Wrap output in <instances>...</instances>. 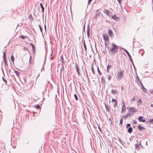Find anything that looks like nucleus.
I'll list each match as a JSON object with an SVG mask.
<instances>
[{"instance_id":"f257e3e1","label":"nucleus","mask_w":153,"mask_h":153,"mask_svg":"<svg viewBox=\"0 0 153 153\" xmlns=\"http://www.w3.org/2000/svg\"><path fill=\"white\" fill-rule=\"evenodd\" d=\"M112 48L109 51H111V53L113 54L116 53L118 51V46L114 43L112 44Z\"/></svg>"},{"instance_id":"f03ea898","label":"nucleus","mask_w":153,"mask_h":153,"mask_svg":"<svg viewBox=\"0 0 153 153\" xmlns=\"http://www.w3.org/2000/svg\"><path fill=\"white\" fill-rule=\"evenodd\" d=\"M123 72L124 71L122 70H120V72H117L116 77L118 80H120L122 78L123 75Z\"/></svg>"},{"instance_id":"7ed1b4c3","label":"nucleus","mask_w":153,"mask_h":153,"mask_svg":"<svg viewBox=\"0 0 153 153\" xmlns=\"http://www.w3.org/2000/svg\"><path fill=\"white\" fill-rule=\"evenodd\" d=\"M3 58L5 64L4 67L6 69L7 71V67H8V64L7 63V60L6 59V53L5 51L3 53Z\"/></svg>"},{"instance_id":"20e7f679","label":"nucleus","mask_w":153,"mask_h":153,"mask_svg":"<svg viewBox=\"0 0 153 153\" xmlns=\"http://www.w3.org/2000/svg\"><path fill=\"white\" fill-rule=\"evenodd\" d=\"M123 49L125 51V52H126V54L128 55V57H129V58L130 61H131V62L133 64V65L134 68H135V66H134V63H133V60H132V59L131 58V57L130 54H129V52H128V51L127 50H126V49H125L124 48H123Z\"/></svg>"},{"instance_id":"39448f33","label":"nucleus","mask_w":153,"mask_h":153,"mask_svg":"<svg viewBox=\"0 0 153 153\" xmlns=\"http://www.w3.org/2000/svg\"><path fill=\"white\" fill-rule=\"evenodd\" d=\"M75 66L78 75L79 76H80V73L79 71V67L77 63L76 62L75 63Z\"/></svg>"},{"instance_id":"423d86ee","label":"nucleus","mask_w":153,"mask_h":153,"mask_svg":"<svg viewBox=\"0 0 153 153\" xmlns=\"http://www.w3.org/2000/svg\"><path fill=\"white\" fill-rule=\"evenodd\" d=\"M135 149L137 150L139 149L140 147H142V146L141 145V142H140L139 143H136L135 145Z\"/></svg>"},{"instance_id":"0eeeda50","label":"nucleus","mask_w":153,"mask_h":153,"mask_svg":"<svg viewBox=\"0 0 153 153\" xmlns=\"http://www.w3.org/2000/svg\"><path fill=\"white\" fill-rule=\"evenodd\" d=\"M103 39L105 41H108L109 40V37L107 34L104 33L103 34Z\"/></svg>"},{"instance_id":"6e6552de","label":"nucleus","mask_w":153,"mask_h":153,"mask_svg":"<svg viewBox=\"0 0 153 153\" xmlns=\"http://www.w3.org/2000/svg\"><path fill=\"white\" fill-rule=\"evenodd\" d=\"M144 117L142 116H139L138 118V120L140 122H144L146 121L145 119H143Z\"/></svg>"},{"instance_id":"1a4fd4ad","label":"nucleus","mask_w":153,"mask_h":153,"mask_svg":"<svg viewBox=\"0 0 153 153\" xmlns=\"http://www.w3.org/2000/svg\"><path fill=\"white\" fill-rule=\"evenodd\" d=\"M134 114V113L131 111L129 110L127 113V115H129V117L132 116Z\"/></svg>"},{"instance_id":"9d476101","label":"nucleus","mask_w":153,"mask_h":153,"mask_svg":"<svg viewBox=\"0 0 153 153\" xmlns=\"http://www.w3.org/2000/svg\"><path fill=\"white\" fill-rule=\"evenodd\" d=\"M128 109L129 110L131 111L134 113L136 111V109L133 107H129Z\"/></svg>"},{"instance_id":"9b49d317","label":"nucleus","mask_w":153,"mask_h":153,"mask_svg":"<svg viewBox=\"0 0 153 153\" xmlns=\"http://www.w3.org/2000/svg\"><path fill=\"white\" fill-rule=\"evenodd\" d=\"M111 17L115 21H117L119 18L116 16L115 15H112Z\"/></svg>"},{"instance_id":"f8f14e48","label":"nucleus","mask_w":153,"mask_h":153,"mask_svg":"<svg viewBox=\"0 0 153 153\" xmlns=\"http://www.w3.org/2000/svg\"><path fill=\"white\" fill-rule=\"evenodd\" d=\"M108 33L110 37H113L114 36V34L112 31L111 30H108Z\"/></svg>"},{"instance_id":"ddd939ff","label":"nucleus","mask_w":153,"mask_h":153,"mask_svg":"<svg viewBox=\"0 0 153 153\" xmlns=\"http://www.w3.org/2000/svg\"><path fill=\"white\" fill-rule=\"evenodd\" d=\"M141 88L143 91L145 93H147V90L144 87L143 85H142Z\"/></svg>"},{"instance_id":"4468645a","label":"nucleus","mask_w":153,"mask_h":153,"mask_svg":"<svg viewBox=\"0 0 153 153\" xmlns=\"http://www.w3.org/2000/svg\"><path fill=\"white\" fill-rule=\"evenodd\" d=\"M101 82L102 84L105 85L106 83V82L104 78L103 77H102L101 78Z\"/></svg>"},{"instance_id":"2eb2a0df","label":"nucleus","mask_w":153,"mask_h":153,"mask_svg":"<svg viewBox=\"0 0 153 153\" xmlns=\"http://www.w3.org/2000/svg\"><path fill=\"white\" fill-rule=\"evenodd\" d=\"M133 130V129L131 127H130L128 128V132L129 133H131Z\"/></svg>"},{"instance_id":"dca6fc26","label":"nucleus","mask_w":153,"mask_h":153,"mask_svg":"<svg viewBox=\"0 0 153 153\" xmlns=\"http://www.w3.org/2000/svg\"><path fill=\"white\" fill-rule=\"evenodd\" d=\"M138 128L139 129L140 131L145 129L144 127L143 126H138Z\"/></svg>"},{"instance_id":"f3484780","label":"nucleus","mask_w":153,"mask_h":153,"mask_svg":"<svg viewBox=\"0 0 153 153\" xmlns=\"http://www.w3.org/2000/svg\"><path fill=\"white\" fill-rule=\"evenodd\" d=\"M105 106L106 111H108V112H109V111L110 107L108 106L107 105L105 104Z\"/></svg>"},{"instance_id":"a211bd4d","label":"nucleus","mask_w":153,"mask_h":153,"mask_svg":"<svg viewBox=\"0 0 153 153\" xmlns=\"http://www.w3.org/2000/svg\"><path fill=\"white\" fill-rule=\"evenodd\" d=\"M40 6L42 9V12H43L44 10V8L41 3H40Z\"/></svg>"},{"instance_id":"6ab92c4d","label":"nucleus","mask_w":153,"mask_h":153,"mask_svg":"<svg viewBox=\"0 0 153 153\" xmlns=\"http://www.w3.org/2000/svg\"><path fill=\"white\" fill-rule=\"evenodd\" d=\"M121 106H122V108H126L125 102H124L123 101L122 102Z\"/></svg>"},{"instance_id":"aec40b11","label":"nucleus","mask_w":153,"mask_h":153,"mask_svg":"<svg viewBox=\"0 0 153 153\" xmlns=\"http://www.w3.org/2000/svg\"><path fill=\"white\" fill-rule=\"evenodd\" d=\"M30 45L31 46L32 48L33 49V52H34V49L35 48V46H34V45L33 44V43H30Z\"/></svg>"},{"instance_id":"412c9836","label":"nucleus","mask_w":153,"mask_h":153,"mask_svg":"<svg viewBox=\"0 0 153 153\" xmlns=\"http://www.w3.org/2000/svg\"><path fill=\"white\" fill-rule=\"evenodd\" d=\"M142 103V100L140 99H139L138 100V102H137L138 105H141Z\"/></svg>"},{"instance_id":"4be33fe9","label":"nucleus","mask_w":153,"mask_h":153,"mask_svg":"<svg viewBox=\"0 0 153 153\" xmlns=\"http://www.w3.org/2000/svg\"><path fill=\"white\" fill-rule=\"evenodd\" d=\"M83 46L84 47V48H85V50L86 51H87V48H86V45L85 43V41H84L83 42Z\"/></svg>"},{"instance_id":"5701e85b","label":"nucleus","mask_w":153,"mask_h":153,"mask_svg":"<svg viewBox=\"0 0 153 153\" xmlns=\"http://www.w3.org/2000/svg\"><path fill=\"white\" fill-rule=\"evenodd\" d=\"M19 37L23 39L26 38L27 37V36L24 35L20 36Z\"/></svg>"},{"instance_id":"b1692460","label":"nucleus","mask_w":153,"mask_h":153,"mask_svg":"<svg viewBox=\"0 0 153 153\" xmlns=\"http://www.w3.org/2000/svg\"><path fill=\"white\" fill-rule=\"evenodd\" d=\"M11 59L12 62L13 63L14 61V57L13 56L11 55Z\"/></svg>"},{"instance_id":"393cba45","label":"nucleus","mask_w":153,"mask_h":153,"mask_svg":"<svg viewBox=\"0 0 153 153\" xmlns=\"http://www.w3.org/2000/svg\"><path fill=\"white\" fill-rule=\"evenodd\" d=\"M89 26H88V27L87 28V36L88 37L89 36Z\"/></svg>"},{"instance_id":"a878e982","label":"nucleus","mask_w":153,"mask_h":153,"mask_svg":"<svg viewBox=\"0 0 153 153\" xmlns=\"http://www.w3.org/2000/svg\"><path fill=\"white\" fill-rule=\"evenodd\" d=\"M46 88H47V85H45L44 87V90L42 92L43 94H44V93L46 91Z\"/></svg>"},{"instance_id":"bb28decb","label":"nucleus","mask_w":153,"mask_h":153,"mask_svg":"<svg viewBox=\"0 0 153 153\" xmlns=\"http://www.w3.org/2000/svg\"><path fill=\"white\" fill-rule=\"evenodd\" d=\"M117 92V91H114L113 89H112L111 91V93L113 94H115Z\"/></svg>"},{"instance_id":"cd10ccee","label":"nucleus","mask_w":153,"mask_h":153,"mask_svg":"<svg viewBox=\"0 0 153 153\" xmlns=\"http://www.w3.org/2000/svg\"><path fill=\"white\" fill-rule=\"evenodd\" d=\"M14 72L16 74V75L17 76H19V73L16 71H14Z\"/></svg>"},{"instance_id":"c85d7f7f","label":"nucleus","mask_w":153,"mask_h":153,"mask_svg":"<svg viewBox=\"0 0 153 153\" xmlns=\"http://www.w3.org/2000/svg\"><path fill=\"white\" fill-rule=\"evenodd\" d=\"M91 71L92 72H93V74H95V71L93 67H92L91 68Z\"/></svg>"},{"instance_id":"c756f323","label":"nucleus","mask_w":153,"mask_h":153,"mask_svg":"<svg viewBox=\"0 0 153 153\" xmlns=\"http://www.w3.org/2000/svg\"><path fill=\"white\" fill-rule=\"evenodd\" d=\"M147 123H153V119L149 120L148 121H147Z\"/></svg>"},{"instance_id":"7c9ffc66","label":"nucleus","mask_w":153,"mask_h":153,"mask_svg":"<svg viewBox=\"0 0 153 153\" xmlns=\"http://www.w3.org/2000/svg\"><path fill=\"white\" fill-rule=\"evenodd\" d=\"M105 12L106 14L108 16H109L110 15L109 14V12L108 10H105Z\"/></svg>"},{"instance_id":"2f4dec72","label":"nucleus","mask_w":153,"mask_h":153,"mask_svg":"<svg viewBox=\"0 0 153 153\" xmlns=\"http://www.w3.org/2000/svg\"><path fill=\"white\" fill-rule=\"evenodd\" d=\"M74 97L75 99V100H78V97H77V95L75 94H74Z\"/></svg>"},{"instance_id":"473e14b6","label":"nucleus","mask_w":153,"mask_h":153,"mask_svg":"<svg viewBox=\"0 0 153 153\" xmlns=\"http://www.w3.org/2000/svg\"><path fill=\"white\" fill-rule=\"evenodd\" d=\"M118 140H119V141L122 144H123L122 143V140H121V139L119 138V137H118Z\"/></svg>"},{"instance_id":"72a5a7b5","label":"nucleus","mask_w":153,"mask_h":153,"mask_svg":"<svg viewBox=\"0 0 153 153\" xmlns=\"http://www.w3.org/2000/svg\"><path fill=\"white\" fill-rule=\"evenodd\" d=\"M111 65H108L107 66V69H109L111 67Z\"/></svg>"},{"instance_id":"f704fd0d","label":"nucleus","mask_w":153,"mask_h":153,"mask_svg":"<svg viewBox=\"0 0 153 153\" xmlns=\"http://www.w3.org/2000/svg\"><path fill=\"white\" fill-rule=\"evenodd\" d=\"M126 110V108H122V111H121V113H123L124 111Z\"/></svg>"},{"instance_id":"c9c22d12","label":"nucleus","mask_w":153,"mask_h":153,"mask_svg":"<svg viewBox=\"0 0 153 153\" xmlns=\"http://www.w3.org/2000/svg\"><path fill=\"white\" fill-rule=\"evenodd\" d=\"M128 117H129V115H127V114L126 115L124 116L123 117L124 119H126Z\"/></svg>"},{"instance_id":"e433bc0d","label":"nucleus","mask_w":153,"mask_h":153,"mask_svg":"<svg viewBox=\"0 0 153 153\" xmlns=\"http://www.w3.org/2000/svg\"><path fill=\"white\" fill-rule=\"evenodd\" d=\"M97 71H98V73H99V74L100 75H101V72H100L98 67H97Z\"/></svg>"},{"instance_id":"4c0bfd02","label":"nucleus","mask_w":153,"mask_h":153,"mask_svg":"<svg viewBox=\"0 0 153 153\" xmlns=\"http://www.w3.org/2000/svg\"><path fill=\"white\" fill-rule=\"evenodd\" d=\"M117 102H116L114 104V108H115L116 107V106L117 105Z\"/></svg>"},{"instance_id":"58836bf2","label":"nucleus","mask_w":153,"mask_h":153,"mask_svg":"<svg viewBox=\"0 0 153 153\" xmlns=\"http://www.w3.org/2000/svg\"><path fill=\"white\" fill-rule=\"evenodd\" d=\"M2 79L3 81L6 83V84H7V81L3 77H2Z\"/></svg>"},{"instance_id":"ea45409f","label":"nucleus","mask_w":153,"mask_h":153,"mask_svg":"<svg viewBox=\"0 0 153 153\" xmlns=\"http://www.w3.org/2000/svg\"><path fill=\"white\" fill-rule=\"evenodd\" d=\"M120 124L121 125L122 123L123 122V118H121L120 119Z\"/></svg>"},{"instance_id":"a19ab883","label":"nucleus","mask_w":153,"mask_h":153,"mask_svg":"<svg viewBox=\"0 0 153 153\" xmlns=\"http://www.w3.org/2000/svg\"><path fill=\"white\" fill-rule=\"evenodd\" d=\"M131 126V124L129 123H128L127 124L126 126V128H128L129 127H130Z\"/></svg>"},{"instance_id":"79ce46f5","label":"nucleus","mask_w":153,"mask_h":153,"mask_svg":"<svg viewBox=\"0 0 153 153\" xmlns=\"http://www.w3.org/2000/svg\"><path fill=\"white\" fill-rule=\"evenodd\" d=\"M136 79L139 82L140 81L139 77L138 76H137Z\"/></svg>"},{"instance_id":"37998d69","label":"nucleus","mask_w":153,"mask_h":153,"mask_svg":"<svg viewBox=\"0 0 153 153\" xmlns=\"http://www.w3.org/2000/svg\"><path fill=\"white\" fill-rule=\"evenodd\" d=\"M36 107L37 108L39 109L40 108V106L39 105H36L35 107Z\"/></svg>"},{"instance_id":"c03bdc74","label":"nucleus","mask_w":153,"mask_h":153,"mask_svg":"<svg viewBox=\"0 0 153 153\" xmlns=\"http://www.w3.org/2000/svg\"><path fill=\"white\" fill-rule=\"evenodd\" d=\"M39 28H40V30L42 32V28L41 27V26L39 25Z\"/></svg>"},{"instance_id":"a18cd8bd","label":"nucleus","mask_w":153,"mask_h":153,"mask_svg":"<svg viewBox=\"0 0 153 153\" xmlns=\"http://www.w3.org/2000/svg\"><path fill=\"white\" fill-rule=\"evenodd\" d=\"M23 50L24 51H28V49L26 47H24V48H23Z\"/></svg>"},{"instance_id":"49530a36","label":"nucleus","mask_w":153,"mask_h":153,"mask_svg":"<svg viewBox=\"0 0 153 153\" xmlns=\"http://www.w3.org/2000/svg\"><path fill=\"white\" fill-rule=\"evenodd\" d=\"M111 79V76L110 75L108 76V79L109 80H110Z\"/></svg>"},{"instance_id":"de8ad7c7","label":"nucleus","mask_w":153,"mask_h":153,"mask_svg":"<svg viewBox=\"0 0 153 153\" xmlns=\"http://www.w3.org/2000/svg\"><path fill=\"white\" fill-rule=\"evenodd\" d=\"M112 102H117L116 101V100H114V99H112Z\"/></svg>"},{"instance_id":"09e8293b","label":"nucleus","mask_w":153,"mask_h":153,"mask_svg":"<svg viewBox=\"0 0 153 153\" xmlns=\"http://www.w3.org/2000/svg\"><path fill=\"white\" fill-rule=\"evenodd\" d=\"M137 121L135 120H134V122H133V124H136L137 123Z\"/></svg>"},{"instance_id":"8fccbe9b","label":"nucleus","mask_w":153,"mask_h":153,"mask_svg":"<svg viewBox=\"0 0 153 153\" xmlns=\"http://www.w3.org/2000/svg\"><path fill=\"white\" fill-rule=\"evenodd\" d=\"M91 1H92V0H88V4H90L91 3Z\"/></svg>"},{"instance_id":"3c124183","label":"nucleus","mask_w":153,"mask_h":153,"mask_svg":"<svg viewBox=\"0 0 153 153\" xmlns=\"http://www.w3.org/2000/svg\"><path fill=\"white\" fill-rule=\"evenodd\" d=\"M98 128L100 130V131L101 132H102V129H101L100 128L99 126Z\"/></svg>"},{"instance_id":"603ef678","label":"nucleus","mask_w":153,"mask_h":153,"mask_svg":"<svg viewBox=\"0 0 153 153\" xmlns=\"http://www.w3.org/2000/svg\"><path fill=\"white\" fill-rule=\"evenodd\" d=\"M139 82L140 84V85H141V86H142V85H143V84H142V82L141 81H140V82Z\"/></svg>"},{"instance_id":"864d4df0","label":"nucleus","mask_w":153,"mask_h":153,"mask_svg":"<svg viewBox=\"0 0 153 153\" xmlns=\"http://www.w3.org/2000/svg\"><path fill=\"white\" fill-rule=\"evenodd\" d=\"M135 100V98H134V97H133V98H132V100L133 101H134Z\"/></svg>"},{"instance_id":"5fc2aeb1","label":"nucleus","mask_w":153,"mask_h":153,"mask_svg":"<svg viewBox=\"0 0 153 153\" xmlns=\"http://www.w3.org/2000/svg\"><path fill=\"white\" fill-rule=\"evenodd\" d=\"M119 3H120L121 2V0H117Z\"/></svg>"},{"instance_id":"6e6d98bb","label":"nucleus","mask_w":153,"mask_h":153,"mask_svg":"<svg viewBox=\"0 0 153 153\" xmlns=\"http://www.w3.org/2000/svg\"><path fill=\"white\" fill-rule=\"evenodd\" d=\"M150 123H147V121L146 122V123H147L148 125H150Z\"/></svg>"},{"instance_id":"4d7b16f0","label":"nucleus","mask_w":153,"mask_h":153,"mask_svg":"<svg viewBox=\"0 0 153 153\" xmlns=\"http://www.w3.org/2000/svg\"><path fill=\"white\" fill-rule=\"evenodd\" d=\"M109 69H107V71L108 72H109Z\"/></svg>"},{"instance_id":"13d9d810","label":"nucleus","mask_w":153,"mask_h":153,"mask_svg":"<svg viewBox=\"0 0 153 153\" xmlns=\"http://www.w3.org/2000/svg\"><path fill=\"white\" fill-rule=\"evenodd\" d=\"M84 30H85V25H84V29H83V31Z\"/></svg>"},{"instance_id":"bf43d9fd","label":"nucleus","mask_w":153,"mask_h":153,"mask_svg":"<svg viewBox=\"0 0 153 153\" xmlns=\"http://www.w3.org/2000/svg\"><path fill=\"white\" fill-rule=\"evenodd\" d=\"M150 106L151 107H152L153 106V104L151 105Z\"/></svg>"},{"instance_id":"052dcab7","label":"nucleus","mask_w":153,"mask_h":153,"mask_svg":"<svg viewBox=\"0 0 153 153\" xmlns=\"http://www.w3.org/2000/svg\"><path fill=\"white\" fill-rule=\"evenodd\" d=\"M53 59V57H51V60H52V59Z\"/></svg>"},{"instance_id":"680f3d73","label":"nucleus","mask_w":153,"mask_h":153,"mask_svg":"<svg viewBox=\"0 0 153 153\" xmlns=\"http://www.w3.org/2000/svg\"><path fill=\"white\" fill-rule=\"evenodd\" d=\"M31 56H30V58H31Z\"/></svg>"},{"instance_id":"e2e57ef3","label":"nucleus","mask_w":153,"mask_h":153,"mask_svg":"<svg viewBox=\"0 0 153 153\" xmlns=\"http://www.w3.org/2000/svg\"><path fill=\"white\" fill-rule=\"evenodd\" d=\"M143 53H143L141 54V55H142V56H143Z\"/></svg>"},{"instance_id":"0e129e2a","label":"nucleus","mask_w":153,"mask_h":153,"mask_svg":"<svg viewBox=\"0 0 153 153\" xmlns=\"http://www.w3.org/2000/svg\"><path fill=\"white\" fill-rule=\"evenodd\" d=\"M152 1L153 4V0H152Z\"/></svg>"}]
</instances>
